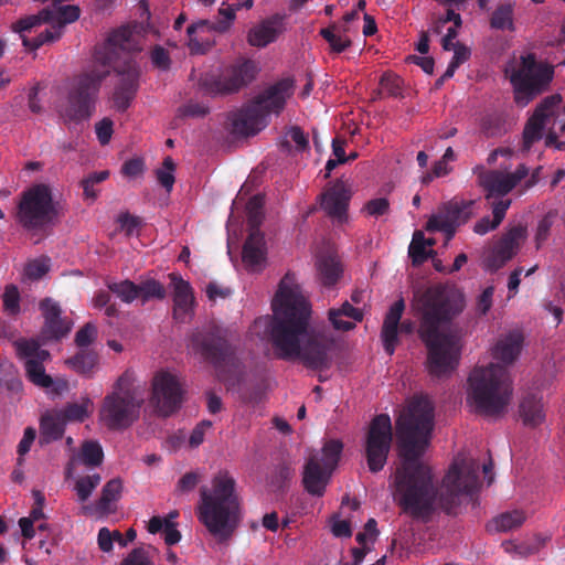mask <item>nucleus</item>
<instances>
[{
  "mask_svg": "<svg viewBox=\"0 0 565 565\" xmlns=\"http://www.w3.org/2000/svg\"><path fill=\"white\" fill-rule=\"evenodd\" d=\"M401 462L394 475L393 499L402 513L428 521L440 507L454 514L462 495L479 487V461L458 455L443 478L440 489L431 469L423 463L434 427V407L425 396H414L395 423Z\"/></svg>",
  "mask_w": 565,
  "mask_h": 565,
  "instance_id": "nucleus-1",
  "label": "nucleus"
},
{
  "mask_svg": "<svg viewBox=\"0 0 565 565\" xmlns=\"http://www.w3.org/2000/svg\"><path fill=\"white\" fill-rule=\"evenodd\" d=\"M292 282L294 276L286 274L273 299L274 315L265 319L275 355L285 361L298 359L310 370H327L332 341L309 328L310 303Z\"/></svg>",
  "mask_w": 565,
  "mask_h": 565,
  "instance_id": "nucleus-2",
  "label": "nucleus"
},
{
  "mask_svg": "<svg viewBox=\"0 0 565 565\" xmlns=\"http://www.w3.org/2000/svg\"><path fill=\"white\" fill-rule=\"evenodd\" d=\"M415 310L419 316L418 337L427 349L426 369L433 377L450 375L458 366L461 335L440 328L450 323L465 309L463 292L451 284H435L415 294Z\"/></svg>",
  "mask_w": 565,
  "mask_h": 565,
  "instance_id": "nucleus-3",
  "label": "nucleus"
},
{
  "mask_svg": "<svg viewBox=\"0 0 565 565\" xmlns=\"http://www.w3.org/2000/svg\"><path fill=\"white\" fill-rule=\"evenodd\" d=\"M196 515L212 535L222 541L232 536L239 523L241 504L236 481L227 470L218 471L211 487L200 488Z\"/></svg>",
  "mask_w": 565,
  "mask_h": 565,
  "instance_id": "nucleus-4",
  "label": "nucleus"
},
{
  "mask_svg": "<svg viewBox=\"0 0 565 565\" xmlns=\"http://www.w3.org/2000/svg\"><path fill=\"white\" fill-rule=\"evenodd\" d=\"M512 393L510 374L500 364L476 366L468 377L467 402L477 414L501 416L511 402Z\"/></svg>",
  "mask_w": 565,
  "mask_h": 565,
  "instance_id": "nucleus-5",
  "label": "nucleus"
},
{
  "mask_svg": "<svg viewBox=\"0 0 565 565\" xmlns=\"http://www.w3.org/2000/svg\"><path fill=\"white\" fill-rule=\"evenodd\" d=\"M294 94V81L282 78L268 86L234 116L232 131L248 137L258 134L268 125L269 115H279Z\"/></svg>",
  "mask_w": 565,
  "mask_h": 565,
  "instance_id": "nucleus-6",
  "label": "nucleus"
},
{
  "mask_svg": "<svg viewBox=\"0 0 565 565\" xmlns=\"http://www.w3.org/2000/svg\"><path fill=\"white\" fill-rule=\"evenodd\" d=\"M143 397L134 385L131 372H124L102 403L99 418L110 430L128 428L138 419Z\"/></svg>",
  "mask_w": 565,
  "mask_h": 565,
  "instance_id": "nucleus-7",
  "label": "nucleus"
},
{
  "mask_svg": "<svg viewBox=\"0 0 565 565\" xmlns=\"http://www.w3.org/2000/svg\"><path fill=\"white\" fill-rule=\"evenodd\" d=\"M63 215V206L54 200L49 184L36 183L21 193L17 221L24 230H45L58 222Z\"/></svg>",
  "mask_w": 565,
  "mask_h": 565,
  "instance_id": "nucleus-8",
  "label": "nucleus"
},
{
  "mask_svg": "<svg viewBox=\"0 0 565 565\" xmlns=\"http://www.w3.org/2000/svg\"><path fill=\"white\" fill-rule=\"evenodd\" d=\"M108 75V70H100L95 66L74 78L67 94V104L61 111L65 122L79 124L92 117L100 85Z\"/></svg>",
  "mask_w": 565,
  "mask_h": 565,
  "instance_id": "nucleus-9",
  "label": "nucleus"
},
{
  "mask_svg": "<svg viewBox=\"0 0 565 565\" xmlns=\"http://www.w3.org/2000/svg\"><path fill=\"white\" fill-rule=\"evenodd\" d=\"M259 72L254 60L238 57L217 73H205L200 78L201 88L211 96H226L238 93L252 84Z\"/></svg>",
  "mask_w": 565,
  "mask_h": 565,
  "instance_id": "nucleus-10",
  "label": "nucleus"
},
{
  "mask_svg": "<svg viewBox=\"0 0 565 565\" xmlns=\"http://www.w3.org/2000/svg\"><path fill=\"white\" fill-rule=\"evenodd\" d=\"M553 76V67L539 63L534 53L522 55L519 65L512 68L509 76L515 102L526 105L548 87Z\"/></svg>",
  "mask_w": 565,
  "mask_h": 565,
  "instance_id": "nucleus-11",
  "label": "nucleus"
},
{
  "mask_svg": "<svg viewBox=\"0 0 565 565\" xmlns=\"http://www.w3.org/2000/svg\"><path fill=\"white\" fill-rule=\"evenodd\" d=\"M236 335L224 327L212 326L205 331H198L191 338L195 352L216 369L234 365L236 361Z\"/></svg>",
  "mask_w": 565,
  "mask_h": 565,
  "instance_id": "nucleus-12",
  "label": "nucleus"
},
{
  "mask_svg": "<svg viewBox=\"0 0 565 565\" xmlns=\"http://www.w3.org/2000/svg\"><path fill=\"white\" fill-rule=\"evenodd\" d=\"M393 440L392 422L387 414L376 415L369 427L365 457L369 470L381 471L386 465Z\"/></svg>",
  "mask_w": 565,
  "mask_h": 565,
  "instance_id": "nucleus-13",
  "label": "nucleus"
},
{
  "mask_svg": "<svg viewBox=\"0 0 565 565\" xmlns=\"http://www.w3.org/2000/svg\"><path fill=\"white\" fill-rule=\"evenodd\" d=\"M183 396L184 390L177 375L160 371L153 376L150 402L159 416L169 417L177 413Z\"/></svg>",
  "mask_w": 565,
  "mask_h": 565,
  "instance_id": "nucleus-14",
  "label": "nucleus"
},
{
  "mask_svg": "<svg viewBox=\"0 0 565 565\" xmlns=\"http://www.w3.org/2000/svg\"><path fill=\"white\" fill-rule=\"evenodd\" d=\"M473 205V200L451 199L439 207L437 214L429 217L426 231L443 232L447 239H451L457 228L471 218Z\"/></svg>",
  "mask_w": 565,
  "mask_h": 565,
  "instance_id": "nucleus-15",
  "label": "nucleus"
},
{
  "mask_svg": "<svg viewBox=\"0 0 565 565\" xmlns=\"http://www.w3.org/2000/svg\"><path fill=\"white\" fill-rule=\"evenodd\" d=\"M14 347L18 358L24 362L28 380L39 387H51L53 380L44 369V362L51 358L50 352L41 349L39 341L34 339L17 340Z\"/></svg>",
  "mask_w": 565,
  "mask_h": 565,
  "instance_id": "nucleus-16",
  "label": "nucleus"
},
{
  "mask_svg": "<svg viewBox=\"0 0 565 565\" xmlns=\"http://www.w3.org/2000/svg\"><path fill=\"white\" fill-rule=\"evenodd\" d=\"M477 182L486 192V199L502 198L510 193L523 179L529 175V168L521 163L514 172L503 173L498 170H486L482 166L473 169Z\"/></svg>",
  "mask_w": 565,
  "mask_h": 565,
  "instance_id": "nucleus-17",
  "label": "nucleus"
},
{
  "mask_svg": "<svg viewBox=\"0 0 565 565\" xmlns=\"http://www.w3.org/2000/svg\"><path fill=\"white\" fill-rule=\"evenodd\" d=\"M103 67L109 72L111 67L119 76L113 99L115 107L119 111H125L137 94L140 70L131 56H126L122 61H113V64Z\"/></svg>",
  "mask_w": 565,
  "mask_h": 565,
  "instance_id": "nucleus-18",
  "label": "nucleus"
},
{
  "mask_svg": "<svg viewBox=\"0 0 565 565\" xmlns=\"http://www.w3.org/2000/svg\"><path fill=\"white\" fill-rule=\"evenodd\" d=\"M243 8V0H236L232 4L223 6L218 9V18L216 22L201 20L188 26L189 47L193 53H204V44L196 38L199 32L214 30L220 33L227 31L235 19V11Z\"/></svg>",
  "mask_w": 565,
  "mask_h": 565,
  "instance_id": "nucleus-19",
  "label": "nucleus"
},
{
  "mask_svg": "<svg viewBox=\"0 0 565 565\" xmlns=\"http://www.w3.org/2000/svg\"><path fill=\"white\" fill-rule=\"evenodd\" d=\"M53 11L55 13V19L51 22L52 29L44 30L33 39L23 38V46L25 49L36 51L45 43L58 40L62 36L64 26L78 20L81 14L79 8L73 4L61 6Z\"/></svg>",
  "mask_w": 565,
  "mask_h": 565,
  "instance_id": "nucleus-20",
  "label": "nucleus"
},
{
  "mask_svg": "<svg viewBox=\"0 0 565 565\" xmlns=\"http://www.w3.org/2000/svg\"><path fill=\"white\" fill-rule=\"evenodd\" d=\"M130 38L131 31L128 28L113 31L106 42L95 49V63L99 66H107L113 64V61H122L126 56H130L127 53Z\"/></svg>",
  "mask_w": 565,
  "mask_h": 565,
  "instance_id": "nucleus-21",
  "label": "nucleus"
},
{
  "mask_svg": "<svg viewBox=\"0 0 565 565\" xmlns=\"http://www.w3.org/2000/svg\"><path fill=\"white\" fill-rule=\"evenodd\" d=\"M526 235V226L522 224L508 230L493 247L492 255L488 259L489 267L498 269L512 259L518 254Z\"/></svg>",
  "mask_w": 565,
  "mask_h": 565,
  "instance_id": "nucleus-22",
  "label": "nucleus"
},
{
  "mask_svg": "<svg viewBox=\"0 0 565 565\" xmlns=\"http://www.w3.org/2000/svg\"><path fill=\"white\" fill-rule=\"evenodd\" d=\"M350 199L349 186L342 180H337L321 194V207L329 216L342 221L347 217Z\"/></svg>",
  "mask_w": 565,
  "mask_h": 565,
  "instance_id": "nucleus-23",
  "label": "nucleus"
},
{
  "mask_svg": "<svg viewBox=\"0 0 565 565\" xmlns=\"http://www.w3.org/2000/svg\"><path fill=\"white\" fill-rule=\"evenodd\" d=\"M332 471L320 465L319 456L312 455L305 465L302 483L308 493L321 497Z\"/></svg>",
  "mask_w": 565,
  "mask_h": 565,
  "instance_id": "nucleus-24",
  "label": "nucleus"
},
{
  "mask_svg": "<svg viewBox=\"0 0 565 565\" xmlns=\"http://www.w3.org/2000/svg\"><path fill=\"white\" fill-rule=\"evenodd\" d=\"M405 310V301L403 298L396 300L385 315L382 326L381 338L385 352L393 355L398 343V326L403 312Z\"/></svg>",
  "mask_w": 565,
  "mask_h": 565,
  "instance_id": "nucleus-25",
  "label": "nucleus"
},
{
  "mask_svg": "<svg viewBox=\"0 0 565 565\" xmlns=\"http://www.w3.org/2000/svg\"><path fill=\"white\" fill-rule=\"evenodd\" d=\"M122 492V482L119 478H114L103 487L100 498L94 505L82 507V513L85 515L100 514L107 515L115 512L114 503L117 502Z\"/></svg>",
  "mask_w": 565,
  "mask_h": 565,
  "instance_id": "nucleus-26",
  "label": "nucleus"
},
{
  "mask_svg": "<svg viewBox=\"0 0 565 565\" xmlns=\"http://www.w3.org/2000/svg\"><path fill=\"white\" fill-rule=\"evenodd\" d=\"M284 30V17L275 14L249 30L247 41L252 46L264 47L274 42Z\"/></svg>",
  "mask_w": 565,
  "mask_h": 565,
  "instance_id": "nucleus-27",
  "label": "nucleus"
},
{
  "mask_svg": "<svg viewBox=\"0 0 565 565\" xmlns=\"http://www.w3.org/2000/svg\"><path fill=\"white\" fill-rule=\"evenodd\" d=\"M104 450L96 440H85L77 454H74L65 467L66 477H71L74 472L75 465L82 463L87 468H96L103 463Z\"/></svg>",
  "mask_w": 565,
  "mask_h": 565,
  "instance_id": "nucleus-28",
  "label": "nucleus"
},
{
  "mask_svg": "<svg viewBox=\"0 0 565 565\" xmlns=\"http://www.w3.org/2000/svg\"><path fill=\"white\" fill-rule=\"evenodd\" d=\"M174 285L173 316L177 320H183L194 303L193 290L190 284L175 274L170 275Z\"/></svg>",
  "mask_w": 565,
  "mask_h": 565,
  "instance_id": "nucleus-29",
  "label": "nucleus"
},
{
  "mask_svg": "<svg viewBox=\"0 0 565 565\" xmlns=\"http://www.w3.org/2000/svg\"><path fill=\"white\" fill-rule=\"evenodd\" d=\"M519 413L525 426L536 427L541 425L545 419L542 397L527 394L520 403Z\"/></svg>",
  "mask_w": 565,
  "mask_h": 565,
  "instance_id": "nucleus-30",
  "label": "nucleus"
},
{
  "mask_svg": "<svg viewBox=\"0 0 565 565\" xmlns=\"http://www.w3.org/2000/svg\"><path fill=\"white\" fill-rule=\"evenodd\" d=\"M266 243L262 232H249L242 252L243 262L247 266H257L265 260Z\"/></svg>",
  "mask_w": 565,
  "mask_h": 565,
  "instance_id": "nucleus-31",
  "label": "nucleus"
},
{
  "mask_svg": "<svg viewBox=\"0 0 565 565\" xmlns=\"http://www.w3.org/2000/svg\"><path fill=\"white\" fill-rule=\"evenodd\" d=\"M65 420L57 412L46 413L40 422V443L50 444L63 437L65 431Z\"/></svg>",
  "mask_w": 565,
  "mask_h": 565,
  "instance_id": "nucleus-32",
  "label": "nucleus"
},
{
  "mask_svg": "<svg viewBox=\"0 0 565 565\" xmlns=\"http://www.w3.org/2000/svg\"><path fill=\"white\" fill-rule=\"evenodd\" d=\"M317 268L322 285L327 287L337 284L343 271L339 258L332 254L320 255L317 260Z\"/></svg>",
  "mask_w": 565,
  "mask_h": 565,
  "instance_id": "nucleus-33",
  "label": "nucleus"
},
{
  "mask_svg": "<svg viewBox=\"0 0 565 565\" xmlns=\"http://www.w3.org/2000/svg\"><path fill=\"white\" fill-rule=\"evenodd\" d=\"M523 338L520 333H510L500 340L493 351L494 359L505 363H513L519 356L522 348Z\"/></svg>",
  "mask_w": 565,
  "mask_h": 565,
  "instance_id": "nucleus-34",
  "label": "nucleus"
},
{
  "mask_svg": "<svg viewBox=\"0 0 565 565\" xmlns=\"http://www.w3.org/2000/svg\"><path fill=\"white\" fill-rule=\"evenodd\" d=\"M55 19V13L53 9L44 8L40 10L36 14L26 15L24 18L19 19L12 24V31L19 33L21 39L26 38L23 35L24 32H29L32 29L40 26L44 23H51Z\"/></svg>",
  "mask_w": 565,
  "mask_h": 565,
  "instance_id": "nucleus-35",
  "label": "nucleus"
},
{
  "mask_svg": "<svg viewBox=\"0 0 565 565\" xmlns=\"http://www.w3.org/2000/svg\"><path fill=\"white\" fill-rule=\"evenodd\" d=\"M526 516L521 510L507 511L493 518L487 525L489 532H508L520 527Z\"/></svg>",
  "mask_w": 565,
  "mask_h": 565,
  "instance_id": "nucleus-36",
  "label": "nucleus"
},
{
  "mask_svg": "<svg viewBox=\"0 0 565 565\" xmlns=\"http://www.w3.org/2000/svg\"><path fill=\"white\" fill-rule=\"evenodd\" d=\"M341 317L352 318L354 321H362L363 313L354 308L349 301L342 303L338 309L329 311V320L335 330L349 331L355 327L354 322H341Z\"/></svg>",
  "mask_w": 565,
  "mask_h": 565,
  "instance_id": "nucleus-37",
  "label": "nucleus"
},
{
  "mask_svg": "<svg viewBox=\"0 0 565 565\" xmlns=\"http://www.w3.org/2000/svg\"><path fill=\"white\" fill-rule=\"evenodd\" d=\"M514 3L505 2L499 4L490 18V26L494 30L514 31Z\"/></svg>",
  "mask_w": 565,
  "mask_h": 565,
  "instance_id": "nucleus-38",
  "label": "nucleus"
},
{
  "mask_svg": "<svg viewBox=\"0 0 565 565\" xmlns=\"http://www.w3.org/2000/svg\"><path fill=\"white\" fill-rule=\"evenodd\" d=\"M72 330V322L66 318H55L50 321H44V324L41 330V337L44 340H55L58 341L66 337Z\"/></svg>",
  "mask_w": 565,
  "mask_h": 565,
  "instance_id": "nucleus-39",
  "label": "nucleus"
},
{
  "mask_svg": "<svg viewBox=\"0 0 565 565\" xmlns=\"http://www.w3.org/2000/svg\"><path fill=\"white\" fill-rule=\"evenodd\" d=\"M264 196L256 194L252 196L246 204L247 225L249 232H260V225L264 220Z\"/></svg>",
  "mask_w": 565,
  "mask_h": 565,
  "instance_id": "nucleus-40",
  "label": "nucleus"
},
{
  "mask_svg": "<svg viewBox=\"0 0 565 565\" xmlns=\"http://www.w3.org/2000/svg\"><path fill=\"white\" fill-rule=\"evenodd\" d=\"M343 449V444L339 439H330L328 440L322 449L321 454H317L319 456V462L327 469L333 471L337 467L340 456Z\"/></svg>",
  "mask_w": 565,
  "mask_h": 565,
  "instance_id": "nucleus-41",
  "label": "nucleus"
},
{
  "mask_svg": "<svg viewBox=\"0 0 565 565\" xmlns=\"http://www.w3.org/2000/svg\"><path fill=\"white\" fill-rule=\"evenodd\" d=\"M341 31V28L337 24L320 30V35L329 43L331 51L334 53H342L351 46V40L343 36Z\"/></svg>",
  "mask_w": 565,
  "mask_h": 565,
  "instance_id": "nucleus-42",
  "label": "nucleus"
},
{
  "mask_svg": "<svg viewBox=\"0 0 565 565\" xmlns=\"http://www.w3.org/2000/svg\"><path fill=\"white\" fill-rule=\"evenodd\" d=\"M545 128V120L532 116L523 130V146L522 150L524 152L530 151L533 143L541 140L543 137V130Z\"/></svg>",
  "mask_w": 565,
  "mask_h": 565,
  "instance_id": "nucleus-43",
  "label": "nucleus"
},
{
  "mask_svg": "<svg viewBox=\"0 0 565 565\" xmlns=\"http://www.w3.org/2000/svg\"><path fill=\"white\" fill-rule=\"evenodd\" d=\"M138 299H141L142 303L148 302L151 299H163L166 297V289L161 282L156 279H147L137 284Z\"/></svg>",
  "mask_w": 565,
  "mask_h": 565,
  "instance_id": "nucleus-44",
  "label": "nucleus"
},
{
  "mask_svg": "<svg viewBox=\"0 0 565 565\" xmlns=\"http://www.w3.org/2000/svg\"><path fill=\"white\" fill-rule=\"evenodd\" d=\"M292 476L294 468L291 467V463L287 460H282L274 467L268 481L275 490H281Z\"/></svg>",
  "mask_w": 565,
  "mask_h": 565,
  "instance_id": "nucleus-45",
  "label": "nucleus"
},
{
  "mask_svg": "<svg viewBox=\"0 0 565 565\" xmlns=\"http://www.w3.org/2000/svg\"><path fill=\"white\" fill-rule=\"evenodd\" d=\"M97 356L95 353L89 351H79L73 358L68 359L66 363L77 373L88 375L92 373Z\"/></svg>",
  "mask_w": 565,
  "mask_h": 565,
  "instance_id": "nucleus-46",
  "label": "nucleus"
},
{
  "mask_svg": "<svg viewBox=\"0 0 565 565\" xmlns=\"http://www.w3.org/2000/svg\"><path fill=\"white\" fill-rule=\"evenodd\" d=\"M102 477L99 473H94L81 477L76 480L74 490L76 491L79 502H85L92 495L93 491L100 483Z\"/></svg>",
  "mask_w": 565,
  "mask_h": 565,
  "instance_id": "nucleus-47",
  "label": "nucleus"
},
{
  "mask_svg": "<svg viewBox=\"0 0 565 565\" xmlns=\"http://www.w3.org/2000/svg\"><path fill=\"white\" fill-rule=\"evenodd\" d=\"M107 287L109 291L126 303H131L134 300L138 299L137 284L131 280L125 279L119 282H109Z\"/></svg>",
  "mask_w": 565,
  "mask_h": 565,
  "instance_id": "nucleus-48",
  "label": "nucleus"
},
{
  "mask_svg": "<svg viewBox=\"0 0 565 565\" xmlns=\"http://www.w3.org/2000/svg\"><path fill=\"white\" fill-rule=\"evenodd\" d=\"M174 170L175 163L171 157H166L162 162V168L156 170V178L167 192H171L175 182Z\"/></svg>",
  "mask_w": 565,
  "mask_h": 565,
  "instance_id": "nucleus-49",
  "label": "nucleus"
},
{
  "mask_svg": "<svg viewBox=\"0 0 565 565\" xmlns=\"http://www.w3.org/2000/svg\"><path fill=\"white\" fill-rule=\"evenodd\" d=\"M109 177V172L107 170L94 172L89 174L87 178L83 179L81 185L83 188V195L85 200L94 201L97 198V191H95V184H98L105 181Z\"/></svg>",
  "mask_w": 565,
  "mask_h": 565,
  "instance_id": "nucleus-50",
  "label": "nucleus"
},
{
  "mask_svg": "<svg viewBox=\"0 0 565 565\" xmlns=\"http://www.w3.org/2000/svg\"><path fill=\"white\" fill-rule=\"evenodd\" d=\"M561 103L562 96L559 94L547 96L536 106L532 116L546 120L554 115L555 109Z\"/></svg>",
  "mask_w": 565,
  "mask_h": 565,
  "instance_id": "nucleus-51",
  "label": "nucleus"
},
{
  "mask_svg": "<svg viewBox=\"0 0 565 565\" xmlns=\"http://www.w3.org/2000/svg\"><path fill=\"white\" fill-rule=\"evenodd\" d=\"M425 246L426 241L424 234L419 231H416L413 235V241L408 248L409 257L414 264H420L427 259Z\"/></svg>",
  "mask_w": 565,
  "mask_h": 565,
  "instance_id": "nucleus-52",
  "label": "nucleus"
},
{
  "mask_svg": "<svg viewBox=\"0 0 565 565\" xmlns=\"http://www.w3.org/2000/svg\"><path fill=\"white\" fill-rule=\"evenodd\" d=\"M87 405L88 402L86 404H67L63 409L57 411V413L60 416H63L65 424L68 420L84 422V419L88 416Z\"/></svg>",
  "mask_w": 565,
  "mask_h": 565,
  "instance_id": "nucleus-53",
  "label": "nucleus"
},
{
  "mask_svg": "<svg viewBox=\"0 0 565 565\" xmlns=\"http://www.w3.org/2000/svg\"><path fill=\"white\" fill-rule=\"evenodd\" d=\"M402 78L392 72H385L380 79L381 87L392 97L402 96Z\"/></svg>",
  "mask_w": 565,
  "mask_h": 565,
  "instance_id": "nucleus-54",
  "label": "nucleus"
},
{
  "mask_svg": "<svg viewBox=\"0 0 565 565\" xmlns=\"http://www.w3.org/2000/svg\"><path fill=\"white\" fill-rule=\"evenodd\" d=\"M3 307L10 315H15L20 310V294L15 286L9 285L3 294Z\"/></svg>",
  "mask_w": 565,
  "mask_h": 565,
  "instance_id": "nucleus-55",
  "label": "nucleus"
},
{
  "mask_svg": "<svg viewBox=\"0 0 565 565\" xmlns=\"http://www.w3.org/2000/svg\"><path fill=\"white\" fill-rule=\"evenodd\" d=\"M502 120L494 115H488L482 118L481 131L487 138L500 136L502 134Z\"/></svg>",
  "mask_w": 565,
  "mask_h": 565,
  "instance_id": "nucleus-56",
  "label": "nucleus"
},
{
  "mask_svg": "<svg viewBox=\"0 0 565 565\" xmlns=\"http://www.w3.org/2000/svg\"><path fill=\"white\" fill-rule=\"evenodd\" d=\"M97 337L95 324L87 322L75 334V343L78 348H86L94 342Z\"/></svg>",
  "mask_w": 565,
  "mask_h": 565,
  "instance_id": "nucleus-57",
  "label": "nucleus"
},
{
  "mask_svg": "<svg viewBox=\"0 0 565 565\" xmlns=\"http://www.w3.org/2000/svg\"><path fill=\"white\" fill-rule=\"evenodd\" d=\"M554 214L548 212L543 218L539 222L535 233V243L536 247L540 248L542 244L547 239L550 235V231L553 225Z\"/></svg>",
  "mask_w": 565,
  "mask_h": 565,
  "instance_id": "nucleus-58",
  "label": "nucleus"
},
{
  "mask_svg": "<svg viewBox=\"0 0 565 565\" xmlns=\"http://www.w3.org/2000/svg\"><path fill=\"white\" fill-rule=\"evenodd\" d=\"M49 271V265L43 259L29 262L24 267V275L31 280L42 278Z\"/></svg>",
  "mask_w": 565,
  "mask_h": 565,
  "instance_id": "nucleus-59",
  "label": "nucleus"
},
{
  "mask_svg": "<svg viewBox=\"0 0 565 565\" xmlns=\"http://www.w3.org/2000/svg\"><path fill=\"white\" fill-rule=\"evenodd\" d=\"M364 211L371 216H382L390 211V202L385 198L370 200L364 205Z\"/></svg>",
  "mask_w": 565,
  "mask_h": 565,
  "instance_id": "nucleus-60",
  "label": "nucleus"
},
{
  "mask_svg": "<svg viewBox=\"0 0 565 565\" xmlns=\"http://www.w3.org/2000/svg\"><path fill=\"white\" fill-rule=\"evenodd\" d=\"M145 172V161L141 158L127 160L121 167V173L127 178H137Z\"/></svg>",
  "mask_w": 565,
  "mask_h": 565,
  "instance_id": "nucleus-61",
  "label": "nucleus"
},
{
  "mask_svg": "<svg viewBox=\"0 0 565 565\" xmlns=\"http://www.w3.org/2000/svg\"><path fill=\"white\" fill-rule=\"evenodd\" d=\"M113 126L114 124L109 118H103L96 124V136L100 145L105 146L109 143L114 132Z\"/></svg>",
  "mask_w": 565,
  "mask_h": 565,
  "instance_id": "nucleus-62",
  "label": "nucleus"
},
{
  "mask_svg": "<svg viewBox=\"0 0 565 565\" xmlns=\"http://www.w3.org/2000/svg\"><path fill=\"white\" fill-rule=\"evenodd\" d=\"M40 310L42 311L44 321H50L58 318L62 315L60 305L51 298H44L40 302Z\"/></svg>",
  "mask_w": 565,
  "mask_h": 565,
  "instance_id": "nucleus-63",
  "label": "nucleus"
},
{
  "mask_svg": "<svg viewBox=\"0 0 565 565\" xmlns=\"http://www.w3.org/2000/svg\"><path fill=\"white\" fill-rule=\"evenodd\" d=\"M121 565H152L145 548H134L122 561Z\"/></svg>",
  "mask_w": 565,
  "mask_h": 565,
  "instance_id": "nucleus-64",
  "label": "nucleus"
}]
</instances>
